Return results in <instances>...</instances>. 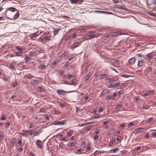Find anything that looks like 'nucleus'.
I'll return each instance as SVG.
<instances>
[{"instance_id":"31","label":"nucleus","mask_w":156,"mask_h":156,"mask_svg":"<svg viewBox=\"0 0 156 156\" xmlns=\"http://www.w3.org/2000/svg\"><path fill=\"white\" fill-rule=\"evenodd\" d=\"M46 66H44L43 64H41L38 66V68L39 69H43L45 68V67Z\"/></svg>"},{"instance_id":"54","label":"nucleus","mask_w":156,"mask_h":156,"mask_svg":"<svg viewBox=\"0 0 156 156\" xmlns=\"http://www.w3.org/2000/svg\"><path fill=\"white\" fill-rule=\"evenodd\" d=\"M66 55V53H65V52H64L61 55H60V57L62 58H63L64 57H65V56Z\"/></svg>"},{"instance_id":"57","label":"nucleus","mask_w":156,"mask_h":156,"mask_svg":"<svg viewBox=\"0 0 156 156\" xmlns=\"http://www.w3.org/2000/svg\"><path fill=\"white\" fill-rule=\"evenodd\" d=\"M149 108V106L146 105L143 107V108L144 109H147Z\"/></svg>"},{"instance_id":"14","label":"nucleus","mask_w":156,"mask_h":156,"mask_svg":"<svg viewBox=\"0 0 156 156\" xmlns=\"http://www.w3.org/2000/svg\"><path fill=\"white\" fill-rule=\"evenodd\" d=\"M37 34L36 33H34L31 34L29 36L30 37V39H32L33 40H35L34 38L37 37Z\"/></svg>"},{"instance_id":"21","label":"nucleus","mask_w":156,"mask_h":156,"mask_svg":"<svg viewBox=\"0 0 156 156\" xmlns=\"http://www.w3.org/2000/svg\"><path fill=\"white\" fill-rule=\"evenodd\" d=\"M38 83V80H32L31 82V84L34 85L37 84Z\"/></svg>"},{"instance_id":"64","label":"nucleus","mask_w":156,"mask_h":156,"mask_svg":"<svg viewBox=\"0 0 156 156\" xmlns=\"http://www.w3.org/2000/svg\"><path fill=\"white\" fill-rule=\"evenodd\" d=\"M122 106V105L121 104H119L117 105L116 107V108L118 109V108H119L121 107Z\"/></svg>"},{"instance_id":"56","label":"nucleus","mask_w":156,"mask_h":156,"mask_svg":"<svg viewBox=\"0 0 156 156\" xmlns=\"http://www.w3.org/2000/svg\"><path fill=\"white\" fill-rule=\"evenodd\" d=\"M33 77H34L33 75L31 74H30L29 75L27 76V78L30 79V78Z\"/></svg>"},{"instance_id":"32","label":"nucleus","mask_w":156,"mask_h":156,"mask_svg":"<svg viewBox=\"0 0 156 156\" xmlns=\"http://www.w3.org/2000/svg\"><path fill=\"white\" fill-rule=\"evenodd\" d=\"M45 119L47 120H49L51 117V115H44V116Z\"/></svg>"},{"instance_id":"40","label":"nucleus","mask_w":156,"mask_h":156,"mask_svg":"<svg viewBox=\"0 0 156 156\" xmlns=\"http://www.w3.org/2000/svg\"><path fill=\"white\" fill-rule=\"evenodd\" d=\"M19 16V14L18 12H17V13H16L15 14V15L13 16V18L14 19H16Z\"/></svg>"},{"instance_id":"17","label":"nucleus","mask_w":156,"mask_h":156,"mask_svg":"<svg viewBox=\"0 0 156 156\" xmlns=\"http://www.w3.org/2000/svg\"><path fill=\"white\" fill-rule=\"evenodd\" d=\"M18 133L20 135H21L22 136H24L26 138H27L28 136V133Z\"/></svg>"},{"instance_id":"20","label":"nucleus","mask_w":156,"mask_h":156,"mask_svg":"<svg viewBox=\"0 0 156 156\" xmlns=\"http://www.w3.org/2000/svg\"><path fill=\"white\" fill-rule=\"evenodd\" d=\"M121 34V33H119L118 32H112L110 33V34H109L110 36H116L117 35L119 34Z\"/></svg>"},{"instance_id":"28","label":"nucleus","mask_w":156,"mask_h":156,"mask_svg":"<svg viewBox=\"0 0 156 156\" xmlns=\"http://www.w3.org/2000/svg\"><path fill=\"white\" fill-rule=\"evenodd\" d=\"M23 52L22 51H18L15 52V53L16 54V56H21L23 54Z\"/></svg>"},{"instance_id":"18","label":"nucleus","mask_w":156,"mask_h":156,"mask_svg":"<svg viewBox=\"0 0 156 156\" xmlns=\"http://www.w3.org/2000/svg\"><path fill=\"white\" fill-rule=\"evenodd\" d=\"M60 29H58L57 28L53 30V35L55 36L58 33Z\"/></svg>"},{"instance_id":"3","label":"nucleus","mask_w":156,"mask_h":156,"mask_svg":"<svg viewBox=\"0 0 156 156\" xmlns=\"http://www.w3.org/2000/svg\"><path fill=\"white\" fill-rule=\"evenodd\" d=\"M119 85V83L118 82H116L115 83H111L109 84L108 86V87L109 88H112L113 87H117L118 85Z\"/></svg>"},{"instance_id":"2","label":"nucleus","mask_w":156,"mask_h":156,"mask_svg":"<svg viewBox=\"0 0 156 156\" xmlns=\"http://www.w3.org/2000/svg\"><path fill=\"white\" fill-rule=\"evenodd\" d=\"M66 120H62L59 121H57L54 123V125H63L66 124Z\"/></svg>"},{"instance_id":"39","label":"nucleus","mask_w":156,"mask_h":156,"mask_svg":"<svg viewBox=\"0 0 156 156\" xmlns=\"http://www.w3.org/2000/svg\"><path fill=\"white\" fill-rule=\"evenodd\" d=\"M7 119V116L5 115H2V117L1 118V120H5V119Z\"/></svg>"},{"instance_id":"58","label":"nucleus","mask_w":156,"mask_h":156,"mask_svg":"<svg viewBox=\"0 0 156 156\" xmlns=\"http://www.w3.org/2000/svg\"><path fill=\"white\" fill-rule=\"evenodd\" d=\"M102 116V115H96L95 117L94 118L95 119H98Z\"/></svg>"},{"instance_id":"60","label":"nucleus","mask_w":156,"mask_h":156,"mask_svg":"<svg viewBox=\"0 0 156 156\" xmlns=\"http://www.w3.org/2000/svg\"><path fill=\"white\" fill-rule=\"evenodd\" d=\"M76 139V137L74 136H72L70 139V140H74Z\"/></svg>"},{"instance_id":"26","label":"nucleus","mask_w":156,"mask_h":156,"mask_svg":"<svg viewBox=\"0 0 156 156\" xmlns=\"http://www.w3.org/2000/svg\"><path fill=\"white\" fill-rule=\"evenodd\" d=\"M76 143V141H75L73 142L70 143L68 145V146L70 147H72L74 146Z\"/></svg>"},{"instance_id":"22","label":"nucleus","mask_w":156,"mask_h":156,"mask_svg":"<svg viewBox=\"0 0 156 156\" xmlns=\"http://www.w3.org/2000/svg\"><path fill=\"white\" fill-rule=\"evenodd\" d=\"M76 56V54H73V55H71L69 56V57L68 58V60L69 61L73 59V58H75Z\"/></svg>"},{"instance_id":"55","label":"nucleus","mask_w":156,"mask_h":156,"mask_svg":"<svg viewBox=\"0 0 156 156\" xmlns=\"http://www.w3.org/2000/svg\"><path fill=\"white\" fill-rule=\"evenodd\" d=\"M152 68L150 67V66H148V71L149 72H151L152 71Z\"/></svg>"},{"instance_id":"61","label":"nucleus","mask_w":156,"mask_h":156,"mask_svg":"<svg viewBox=\"0 0 156 156\" xmlns=\"http://www.w3.org/2000/svg\"><path fill=\"white\" fill-rule=\"evenodd\" d=\"M8 77H9L7 76L6 75V76H5L3 78H2V79L3 80H8Z\"/></svg>"},{"instance_id":"63","label":"nucleus","mask_w":156,"mask_h":156,"mask_svg":"<svg viewBox=\"0 0 156 156\" xmlns=\"http://www.w3.org/2000/svg\"><path fill=\"white\" fill-rule=\"evenodd\" d=\"M31 135H32L33 134H34V131L32 130H29V133Z\"/></svg>"},{"instance_id":"30","label":"nucleus","mask_w":156,"mask_h":156,"mask_svg":"<svg viewBox=\"0 0 156 156\" xmlns=\"http://www.w3.org/2000/svg\"><path fill=\"white\" fill-rule=\"evenodd\" d=\"M16 49L18 51H22L23 50V49L22 48L19 46H17L15 47Z\"/></svg>"},{"instance_id":"35","label":"nucleus","mask_w":156,"mask_h":156,"mask_svg":"<svg viewBox=\"0 0 156 156\" xmlns=\"http://www.w3.org/2000/svg\"><path fill=\"white\" fill-rule=\"evenodd\" d=\"M119 149L118 148H114L112 150H111V152L112 153H115L117 152L118 151H119Z\"/></svg>"},{"instance_id":"11","label":"nucleus","mask_w":156,"mask_h":156,"mask_svg":"<svg viewBox=\"0 0 156 156\" xmlns=\"http://www.w3.org/2000/svg\"><path fill=\"white\" fill-rule=\"evenodd\" d=\"M116 94L114 93L112 95H109L108 96H107L106 97V100H110L111 99H112L115 97H116Z\"/></svg>"},{"instance_id":"36","label":"nucleus","mask_w":156,"mask_h":156,"mask_svg":"<svg viewBox=\"0 0 156 156\" xmlns=\"http://www.w3.org/2000/svg\"><path fill=\"white\" fill-rule=\"evenodd\" d=\"M29 54L32 57L37 56V54L35 52H32L31 51H30L29 52Z\"/></svg>"},{"instance_id":"44","label":"nucleus","mask_w":156,"mask_h":156,"mask_svg":"<svg viewBox=\"0 0 156 156\" xmlns=\"http://www.w3.org/2000/svg\"><path fill=\"white\" fill-rule=\"evenodd\" d=\"M100 129H98L96 130L94 133H93L94 134H95V133L96 134H98L100 132Z\"/></svg>"},{"instance_id":"46","label":"nucleus","mask_w":156,"mask_h":156,"mask_svg":"<svg viewBox=\"0 0 156 156\" xmlns=\"http://www.w3.org/2000/svg\"><path fill=\"white\" fill-rule=\"evenodd\" d=\"M18 85V83L16 81L14 83H13V84H12V87H15L16 86H17Z\"/></svg>"},{"instance_id":"9","label":"nucleus","mask_w":156,"mask_h":156,"mask_svg":"<svg viewBox=\"0 0 156 156\" xmlns=\"http://www.w3.org/2000/svg\"><path fill=\"white\" fill-rule=\"evenodd\" d=\"M43 130L42 129H39L38 130H35L34 132V136H37L39 135L40 133H41Z\"/></svg>"},{"instance_id":"19","label":"nucleus","mask_w":156,"mask_h":156,"mask_svg":"<svg viewBox=\"0 0 156 156\" xmlns=\"http://www.w3.org/2000/svg\"><path fill=\"white\" fill-rule=\"evenodd\" d=\"M135 122H129L128 124V127L129 128L130 127L133 125H135Z\"/></svg>"},{"instance_id":"49","label":"nucleus","mask_w":156,"mask_h":156,"mask_svg":"<svg viewBox=\"0 0 156 156\" xmlns=\"http://www.w3.org/2000/svg\"><path fill=\"white\" fill-rule=\"evenodd\" d=\"M58 61H55L52 63V65L54 66H55L58 63Z\"/></svg>"},{"instance_id":"59","label":"nucleus","mask_w":156,"mask_h":156,"mask_svg":"<svg viewBox=\"0 0 156 156\" xmlns=\"http://www.w3.org/2000/svg\"><path fill=\"white\" fill-rule=\"evenodd\" d=\"M59 105H60V106L61 108H63L65 106H66V105L63 104V103H61Z\"/></svg>"},{"instance_id":"24","label":"nucleus","mask_w":156,"mask_h":156,"mask_svg":"<svg viewBox=\"0 0 156 156\" xmlns=\"http://www.w3.org/2000/svg\"><path fill=\"white\" fill-rule=\"evenodd\" d=\"M107 76V75L105 74H100L99 76V78L101 79H104V78L106 77Z\"/></svg>"},{"instance_id":"29","label":"nucleus","mask_w":156,"mask_h":156,"mask_svg":"<svg viewBox=\"0 0 156 156\" xmlns=\"http://www.w3.org/2000/svg\"><path fill=\"white\" fill-rule=\"evenodd\" d=\"M99 136L98 134H95L94 137V141L96 142L98 141L99 139Z\"/></svg>"},{"instance_id":"62","label":"nucleus","mask_w":156,"mask_h":156,"mask_svg":"<svg viewBox=\"0 0 156 156\" xmlns=\"http://www.w3.org/2000/svg\"><path fill=\"white\" fill-rule=\"evenodd\" d=\"M103 110L104 109L103 108H101L99 109L98 111L99 113H101L103 112Z\"/></svg>"},{"instance_id":"16","label":"nucleus","mask_w":156,"mask_h":156,"mask_svg":"<svg viewBox=\"0 0 156 156\" xmlns=\"http://www.w3.org/2000/svg\"><path fill=\"white\" fill-rule=\"evenodd\" d=\"M18 92H16L14 93V94L11 97V99L12 101H14L15 98L18 96Z\"/></svg>"},{"instance_id":"43","label":"nucleus","mask_w":156,"mask_h":156,"mask_svg":"<svg viewBox=\"0 0 156 156\" xmlns=\"http://www.w3.org/2000/svg\"><path fill=\"white\" fill-rule=\"evenodd\" d=\"M31 59V58L30 57L27 56L25 58L24 60H26V63H27V62L30 60Z\"/></svg>"},{"instance_id":"6","label":"nucleus","mask_w":156,"mask_h":156,"mask_svg":"<svg viewBox=\"0 0 156 156\" xmlns=\"http://www.w3.org/2000/svg\"><path fill=\"white\" fill-rule=\"evenodd\" d=\"M57 94L60 95H64L66 94L68 92L64 90H58L57 91Z\"/></svg>"},{"instance_id":"1","label":"nucleus","mask_w":156,"mask_h":156,"mask_svg":"<svg viewBox=\"0 0 156 156\" xmlns=\"http://www.w3.org/2000/svg\"><path fill=\"white\" fill-rule=\"evenodd\" d=\"M95 31H93L90 32H89L88 33V35L85 36V38L86 39H90L94 37H95L98 36V34H94Z\"/></svg>"},{"instance_id":"13","label":"nucleus","mask_w":156,"mask_h":156,"mask_svg":"<svg viewBox=\"0 0 156 156\" xmlns=\"http://www.w3.org/2000/svg\"><path fill=\"white\" fill-rule=\"evenodd\" d=\"M135 62V59L134 58H130L128 60V63L129 65H132Z\"/></svg>"},{"instance_id":"51","label":"nucleus","mask_w":156,"mask_h":156,"mask_svg":"<svg viewBox=\"0 0 156 156\" xmlns=\"http://www.w3.org/2000/svg\"><path fill=\"white\" fill-rule=\"evenodd\" d=\"M22 141V139L21 138H20L19 139H18V144H20V146L21 144V143Z\"/></svg>"},{"instance_id":"27","label":"nucleus","mask_w":156,"mask_h":156,"mask_svg":"<svg viewBox=\"0 0 156 156\" xmlns=\"http://www.w3.org/2000/svg\"><path fill=\"white\" fill-rule=\"evenodd\" d=\"M73 130H70L66 134V135L68 137H70L73 134Z\"/></svg>"},{"instance_id":"5","label":"nucleus","mask_w":156,"mask_h":156,"mask_svg":"<svg viewBox=\"0 0 156 156\" xmlns=\"http://www.w3.org/2000/svg\"><path fill=\"white\" fill-rule=\"evenodd\" d=\"M36 144L37 147L41 149L43 148L42 143V142L39 140H37L36 142Z\"/></svg>"},{"instance_id":"23","label":"nucleus","mask_w":156,"mask_h":156,"mask_svg":"<svg viewBox=\"0 0 156 156\" xmlns=\"http://www.w3.org/2000/svg\"><path fill=\"white\" fill-rule=\"evenodd\" d=\"M4 138L3 133L2 131H0V141H2Z\"/></svg>"},{"instance_id":"38","label":"nucleus","mask_w":156,"mask_h":156,"mask_svg":"<svg viewBox=\"0 0 156 156\" xmlns=\"http://www.w3.org/2000/svg\"><path fill=\"white\" fill-rule=\"evenodd\" d=\"M82 151V150L81 148H79L77 150V152H76V153L77 154H82V153L81 152V151Z\"/></svg>"},{"instance_id":"33","label":"nucleus","mask_w":156,"mask_h":156,"mask_svg":"<svg viewBox=\"0 0 156 156\" xmlns=\"http://www.w3.org/2000/svg\"><path fill=\"white\" fill-rule=\"evenodd\" d=\"M16 10V9L15 8L12 7L9 8L8 9V10H9V11L12 12H15Z\"/></svg>"},{"instance_id":"41","label":"nucleus","mask_w":156,"mask_h":156,"mask_svg":"<svg viewBox=\"0 0 156 156\" xmlns=\"http://www.w3.org/2000/svg\"><path fill=\"white\" fill-rule=\"evenodd\" d=\"M72 77V75L71 74H69L66 76V78L70 80L71 79Z\"/></svg>"},{"instance_id":"25","label":"nucleus","mask_w":156,"mask_h":156,"mask_svg":"<svg viewBox=\"0 0 156 156\" xmlns=\"http://www.w3.org/2000/svg\"><path fill=\"white\" fill-rule=\"evenodd\" d=\"M108 92V90H104L101 92V95L102 96H104Z\"/></svg>"},{"instance_id":"52","label":"nucleus","mask_w":156,"mask_h":156,"mask_svg":"<svg viewBox=\"0 0 156 156\" xmlns=\"http://www.w3.org/2000/svg\"><path fill=\"white\" fill-rule=\"evenodd\" d=\"M14 64H11L9 66V68L11 69H13L14 68Z\"/></svg>"},{"instance_id":"4","label":"nucleus","mask_w":156,"mask_h":156,"mask_svg":"<svg viewBox=\"0 0 156 156\" xmlns=\"http://www.w3.org/2000/svg\"><path fill=\"white\" fill-rule=\"evenodd\" d=\"M154 90L147 91L144 94L143 96L144 97H146L149 95H152L154 94Z\"/></svg>"},{"instance_id":"15","label":"nucleus","mask_w":156,"mask_h":156,"mask_svg":"<svg viewBox=\"0 0 156 156\" xmlns=\"http://www.w3.org/2000/svg\"><path fill=\"white\" fill-rule=\"evenodd\" d=\"M143 58L146 60H149L151 59L152 57L150 55H147L144 56L143 57Z\"/></svg>"},{"instance_id":"48","label":"nucleus","mask_w":156,"mask_h":156,"mask_svg":"<svg viewBox=\"0 0 156 156\" xmlns=\"http://www.w3.org/2000/svg\"><path fill=\"white\" fill-rule=\"evenodd\" d=\"M91 125H89L87 126L86 130L88 131L91 128Z\"/></svg>"},{"instance_id":"37","label":"nucleus","mask_w":156,"mask_h":156,"mask_svg":"<svg viewBox=\"0 0 156 156\" xmlns=\"http://www.w3.org/2000/svg\"><path fill=\"white\" fill-rule=\"evenodd\" d=\"M43 90L44 89L42 87H38L37 89V90L40 92H41L43 91Z\"/></svg>"},{"instance_id":"45","label":"nucleus","mask_w":156,"mask_h":156,"mask_svg":"<svg viewBox=\"0 0 156 156\" xmlns=\"http://www.w3.org/2000/svg\"><path fill=\"white\" fill-rule=\"evenodd\" d=\"M10 124V122L6 123L5 124V127L6 129L8 128L9 127Z\"/></svg>"},{"instance_id":"47","label":"nucleus","mask_w":156,"mask_h":156,"mask_svg":"<svg viewBox=\"0 0 156 156\" xmlns=\"http://www.w3.org/2000/svg\"><path fill=\"white\" fill-rule=\"evenodd\" d=\"M154 120V119L153 118H150L147 121L148 122L150 123L152 122H153V120Z\"/></svg>"},{"instance_id":"8","label":"nucleus","mask_w":156,"mask_h":156,"mask_svg":"<svg viewBox=\"0 0 156 156\" xmlns=\"http://www.w3.org/2000/svg\"><path fill=\"white\" fill-rule=\"evenodd\" d=\"M76 35L75 33H73L72 34L67 36L66 38V40H69L75 38Z\"/></svg>"},{"instance_id":"7","label":"nucleus","mask_w":156,"mask_h":156,"mask_svg":"<svg viewBox=\"0 0 156 156\" xmlns=\"http://www.w3.org/2000/svg\"><path fill=\"white\" fill-rule=\"evenodd\" d=\"M81 42H76L73 44L70 47L71 49L73 50L75 48L78 47L79 45L80 44Z\"/></svg>"},{"instance_id":"34","label":"nucleus","mask_w":156,"mask_h":156,"mask_svg":"<svg viewBox=\"0 0 156 156\" xmlns=\"http://www.w3.org/2000/svg\"><path fill=\"white\" fill-rule=\"evenodd\" d=\"M79 0H69L72 4L78 3Z\"/></svg>"},{"instance_id":"12","label":"nucleus","mask_w":156,"mask_h":156,"mask_svg":"<svg viewBox=\"0 0 156 156\" xmlns=\"http://www.w3.org/2000/svg\"><path fill=\"white\" fill-rule=\"evenodd\" d=\"M145 128H143L141 127L136 129L134 130V132L136 133H141L144 129Z\"/></svg>"},{"instance_id":"53","label":"nucleus","mask_w":156,"mask_h":156,"mask_svg":"<svg viewBox=\"0 0 156 156\" xmlns=\"http://www.w3.org/2000/svg\"><path fill=\"white\" fill-rule=\"evenodd\" d=\"M115 79L114 78H110L108 80V81L109 83H111L112 82H114L115 81Z\"/></svg>"},{"instance_id":"50","label":"nucleus","mask_w":156,"mask_h":156,"mask_svg":"<svg viewBox=\"0 0 156 156\" xmlns=\"http://www.w3.org/2000/svg\"><path fill=\"white\" fill-rule=\"evenodd\" d=\"M44 39L46 41H49L50 39L49 36L45 37H44Z\"/></svg>"},{"instance_id":"10","label":"nucleus","mask_w":156,"mask_h":156,"mask_svg":"<svg viewBox=\"0 0 156 156\" xmlns=\"http://www.w3.org/2000/svg\"><path fill=\"white\" fill-rule=\"evenodd\" d=\"M145 64L144 61L142 59H140L138 61L137 66L139 67H140L144 65Z\"/></svg>"},{"instance_id":"42","label":"nucleus","mask_w":156,"mask_h":156,"mask_svg":"<svg viewBox=\"0 0 156 156\" xmlns=\"http://www.w3.org/2000/svg\"><path fill=\"white\" fill-rule=\"evenodd\" d=\"M91 75L90 73H88L86 77V80H88L90 78Z\"/></svg>"}]
</instances>
